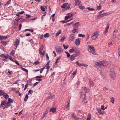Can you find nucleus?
<instances>
[{
	"mask_svg": "<svg viewBox=\"0 0 120 120\" xmlns=\"http://www.w3.org/2000/svg\"><path fill=\"white\" fill-rule=\"evenodd\" d=\"M108 64V63L106 61H101L97 62L96 66L98 70H100L101 69V66H106Z\"/></svg>",
	"mask_w": 120,
	"mask_h": 120,
	"instance_id": "1",
	"label": "nucleus"
},
{
	"mask_svg": "<svg viewBox=\"0 0 120 120\" xmlns=\"http://www.w3.org/2000/svg\"><path fill=\"white\" fill-rule=\"evenodd\" d=\"M99 34V32L98 31H96L92 34V35L91 39L92 40H95L98 38V36Z\"/></svg>",
	"mask_w": 120,
	"mask_h": 120,
	"instance_id": "2",
	"label": "nucleus"
},
{
	"mask_svg": "<svg viewBox=\"0 0 120 120\" xmlns=\"http://www.w3.org/2000/svg\"><path fill=\"white\" fill-rule=\"evenodd\" d=\"M88 49L89 52L92 54L94 55H96L95 53L94 52L95 49L93 47L92 45H89L88 47Z\"/></svg>",
	"mask_w": 120,
	"mask_h": 120,
	"instance_id": "3",
	"label": "nucleus"
},
{
	"mask_svg": "<svg viewBox=\"0 0 120 120\" xmlns=\"http://www.w3.org/2000/svg\"><path fill=\"white\" fill-rule=\"evenodd\" d=\"M110 74L111 76L113 79L116 78V74L114 71L111 70L110 71Z\"/></svg>",
	"mask_w": 120,
	"mask_h": 120,
	"instance_id": "4",
	"label": "nucleus"
},
{
	"mask_svg": "<svg viewBox=\"0 0 120 120\" xmlns=\"http://www.w3.org/2000/svg\"><path fill=\"white\" fill-rule=\"evenodd\" d=\"M75 38V35L74 34H72L69 36V39L70 41H73L74 40Z\"/></svg>",
	"mask_w": 120,
	"mask_h": 120,
	"instance_id": "5",
	"label": "nucleus"
},
{
	"mask_svg": "<svg viewBox=\"0 0 120 120\" xmlns=\"http://www.w3.org/2000/svg\"><path fill=\"white\" fill-rule=\"evenodd\" d=\"M20 42L18 38H16L14 42V45L15 46V49H16L17 47V46L19 45V43Z\"/></svg>",
	"mask_w": 120,
	"mask_h": 120,
	"instance_id": "6",
	"label": "nucleus"
},
{
	"mask_svg": "<svg viewBox=\"0 0 120 120\" xmlns=\"http://www.w3.org/2000/svg\"><path fill=\"white\" fill-rule=\"evenodd\" d=\"M80 25L79 23V22H77L74 25L73 27L78 30V28Z\"/></svg>",
	"mask_w": 120,
	"mask_h": 120,
	"instance_id": "7",
	"label": "nucleus"
},
{
	"mask_svg": "<svg viewBox=\"0 0 120 120\" xmlns=\"http://www.w3.org/2000/svg\"><path fill=\"white\" fill-rule=\"evenodd\" d=\"M56 51L57 53H62L63 52L62 49L60 47L57 48Z\"/></svg>",
	"mask_w": 120,
	"mask_h": 120,
	"instance_id": "8",
	"label": "nucleus"
},
{
	"mask_svg": "<svg viewBox=\"0 0 120 120\" xmlns=\"http://www.w3.org/2000/svg\"><path fill=\"white\" fill-rule=\"evenodd\" d=\"M88 84L90 87H92L94 85V83L90 79H89Z\"/></svg>",
	"mask_w": 120,
	"mask_h": 120,
	"instance_id": "9",
	"label": "nucleus"
},
{
	"mask_svg": "<svg viewBox=\"0 0 120 120\" xmlns=\"http://www.w3.org/2000/svg\"><path fill=\"white\" fill-rule=\"evenodd\" d=\"M75 43L76 45H79L80 44V40L79 39H76L75 40Z\"/></svg>",
	"mask_w": 120,
	"mask_h": 120,
	"instance_id": "10",
	"label": "nucleus"
},
{
	"mask_svg": "<svg viewBox=\"0 0 120 120\" xmlns=\"http://www.w3.org/2000/svg\"><path fill=\"white\" fill-rule=\"evenodd\" d=\"M75 6H76L80 5L81 3V2L80 0H75Z\"/></svg>",
	"mask_w": 120,
	"mask_h": 120,
	"instance_id": "11",
	"label": "nucleus"
},
{
	"mask_svg": "<svg viewBox=\"0 0 120 120\" xmlns=\"http://www.w3.org/2000/svg\"><path fill=\"white\" fill-rule=\"evenodd\" d=\"M74 52L76 54H80V51L77 48H74Z\"/></svg>",
	"mask_w": 120,
	"mask_h": 120,
	"instance_id": "12",
	"label": "nucleus"
},
{
	"mask_svg": "<svg viewBox=\"0 0 120 120\" xmlns=\"http://www.w3.org/2000/svg\"><path fill=\"white\" fill-rule=\"evenodd\" d=\"M109 24H108L107 25L105 30V33H106L108 32V29L109 28Z\"/></svg>",
	"mask_w": 120,
	"mask_h": 120,
	"instance_id": "13",
	"label": "nucleus"
},
{
	"mask_svg": "<svg viewBox=\"0 0 120 120\" xmlns=\"http://www.w3.org/2000/svg\"><path fill=\"white\" fill-rule=\"evenodd\" d=\"M9 37V36H1L0 37V40H1L2 39L5 40L7 39Z\"/></svg>",
	"mask_w": 120,
	"mask_h": 120,
	"instance_id": "14",
	"label": "nucleus"
},
{
	"mask_svg": "<svg viewBox=\"0 0 120 120\" xmlns=\"http://www.w3.org/2000/svg\"><path fill=\"white\" fill-rule=\"evenodd\" d=\"M71 117L74 118L75 120H78L79 119L78 117H77L75 115V114L74 113H72L71 114Z\"/></svg>",
	"mask_w": 120,
	"mask_h": 120,
	"instance_id": "15",
	"label": "nucleus"
},
{
	"mask_svg": "<svg viewBox=\"0 0 120 120\" xmlns=\"http://www.w3.org/2000/svg\"><path fill=\"white\" fill-rule=\"evenodd\" d=\"M82 88L86 93L90 91L89 89L86 87H82Z\"/></svg>",
	"mask_w": 120,
	"mask_h": 120,
	"instance_id": "16",
	"label": "nucleus"
},
{
	"mask_svg": "<svg viewBox=\"0 0 120 120\" xmlns=\"http://www.w3.org/2000/svg\"><path fill=\"white\" fill-rule=\"evenodd\" d=\"M11 106V105L9 102H8L6 103V104L5 105V107L7 108L9 106Z\"/></svg>",
	"mask_w": 120,
	"mask_h": 120,
	"instance_id": "17",
	"label": "nucleus"
},
{
	"mask_svg": "<svg viewBox=\"0 0 120 120\" xmlns=\"http://www.w3.org/2000/svg\"><path fill=\"white\" fill-rule=\"evenodd\" d=\"M56 111V108H51L50 109V112H52L53 113L55 112Z\"/></svg>",
	"mask_w": 120,
	"mask_h": 120,
	"instance_id": "18",
	"label": "nucleus"
},
{
	"mask_svg": "<svg viewBox=\"0 0 120 120\" xmlns=\"http://www.w3.org/2000/svg\"><path fill=\"white\" fill-rule=\"evenodd\" d=\"M6 101L5 100H4L3 101H2L0 105V107L2 106L3 105H5L6 104Z\"/></svg>",
	"mask_w": 120,
	"mask_h": 120,
	"instance_id": "19",
	"label": "nucleus"
},
{
	"mask_svg": "<svg viewBox=\"0 0 120 120\" xmlns=\"http://www.w3.org/2000/svg\"><path fill=\"white\" fill-rule=\"evenodd\" d=\"M107 14V13H105L99 15L98 16L102 17L106 15Z\"/></svg>",
	"mask_w": 120,
	"mask_h": 120,
	"instance_id": "20",
	"label": "nucleus"
},
{
	"mask_svg": "<svg viewBox=\"0 0 120 120\" xmlns=\"http://www.w3.org/2000/svg\"><path fill=\"white\" fill-rule=\"evenodd\" d=\"M74 56V55H71L69 57L70 59L72 61H73L75 59V57Z\"/></svg>",
	"mask_w": 120,
	"mask_h": 120,
	"instance_id": "21",
	"label": "nucleus"
},
{
	"mask_svg": "<svg viewBox=\"0 0 120 120\" xmlns=\"http://www.w3.org/2000/svg\"><path fill=\"white\" fill-rule=\"evenodd\" d=\"M78 30L76 28H75L73 27V28L71 32L73 33H75Z\"/></svg>",
	"mask_w": 120,
	"mask_h": 120,
	"instance_id": "22",
	"label": "nucleus"
},
{
	"mask_svg": "<svg viewBox=\"0 0 120 120\" xmlns=\"http://www.w3.org/2000/svg\"><path fill=\"white\" fill-rule=\"evenodd\" d=\"M68 4V3H66L65 4H64L61 6V8H64L66 7L67 6V5Z\"/></svg>",
	"mask_w": 120,
	"mask_h": 120,
	"instance_id": "23",
	"label": "nucleus"
},
{
	"mask_svg": "<svg viewBox=\"0 0 120 120\" xmlns=\"http://www.w3.org/2000/svg\"><path fill=\"white\" fill-rule=\"evenodd\" d=\"M15 50H12L10 53V54L12 56H14L15 54Z\"/></svg>",
	"mask_w": 120,
	"mask_h": 120,
	"instance_id": "24",
	"label": "nucleus"
},
{
	"mask_svg": "<svg viewBox=\"0 0 120 120\" xmlns=\"http://www.w3.org/2000/svg\"><path fill=\"white\" fill-rule=\"evenodd\" d=\"M43 48L44 47L43 45H42L41 46L39 49V52H41L42 51Z\"/></svg>",
	"mask_w": 120,
	"mask_h": 120,
	"instance_id": "25",
	"label": "nucleus"
},
{
	"mask_svg": "<svg viewBox=\"0 0 120 120\" xmlns=\"http://www.w3.org/2000/svg\"><path fill=\"white\" fill-rule=\"evenodd\" d=\"M118 30H114L113 32V34L114 36H115L117 34V33L118 32Z\"/></svg>",
	"mask_w": 120,
	"mask_h": 120,
	"instance_id": "26",
	"label": "nucleus"
},
{
	"mask_svg": "<svg viewBox=\"0 0 120 120\" xmlns=\"http://www.w3.org/2000/svg\"><path fill=\"white\" fill-rule=\"evenodd\" d=\"M1 42L2 44L5 45L8 44V42L7 41H2Z\"/></svg>",
	"mask_w": 120,
	"mask_h": 120,
	"instance_id": "27",
	"label": "nucleus"
},
{
	"mask_svg": "<svg viewBox=\"0 0 120 120\" xmlns=\"http://www.w3.org/2000/svg\"><path fill=\"white\" fill-rule=\"evenodd\" d=\"M78 36L79 37H81L82 38H84L85 37V35L84 34H79Z\"/></svg>",
	"mask_w": 120,
	"mask_h": 120,
	"instance_id": "28",
	"label": "nucleus"
},
{
	"mask_svg": "<svg viewBox=\"0 0 120 120\" xmlns=\"http://www.w3.org/2000/svg\"><path fill=\"white\" fill-rule=\"evenodd\" d=\"M49 33H46L44 35V37L45 38H48L49 37Z\"/></svg>",
	"mask_w": 120,
	"mask_h": 120,
	"instance_id": "29",
	"label": "nucleus"
},
{
	"mask_svg": "<svg viewBox=\"0 0 120 120\" xmlns=\"http://www.w3.org/2000/svg\"><path fill=\"white\" fill-rule=\"evenodd\" d=\"M28 95L26 94L24 98V101H26L27 100L28 98Z\"/></svg>",
	"mask_w": 120,
	"mask_h": 120,
	"instance_id": "30",
	"label": "nucleus"
},
{
	"mask_svg": "<svg viewBox=\"0 0 120 120\" xmlns=\"http://www.w3.org/2000/svg\"><path fill=\"white\" fill-rule=\"evenodd\" d=\"M14 100H13L11 99L10 98H9L8 99V102H9L10 103H12L13 101Z\"/></svg>",
	"mask_w": 120,
	"mask_h": 120,
	"instance_id": "31",
	"label": "nucleus"
},
{
	"mask_svg": "<svg viewBox=\"0 0 120 120\" xmlns=\"http://www.w3.org/2000/svg\"><path fill=\"white\" fill-rule=\"evenodd\" d=\"M27 30H28L29 31H30L32 32H33L34 31L33 29H26L25 30V31H26Z\"/></svg>",
	"mask_w": 120,
	"mask_h": 120,
	"instance_id": "32",
	"label": "nucleus"
},
{
	"mask_svg": "<svg viewBox=\"0 0 120 120\" xmlns=\"http://www.w3.org/2000/svg\"><path fill=\"white\" fill-rule=\"evenodd\" d=\"M21 69L23 71L28 73V71L26 69L22 67H21Z\"/></svg>",
	"mask_w": 120,
	"mask_h": 120,
	"instance_id": "33",
	"label": "nucleus"
},
{
	"mask_svg": "<svg viewBox=\"0 0 120 120\" xmlns=\"http://www.w3.org/2000/svg\"><path fill=\"white\" fill-rule=\"evenodd\" d=\"M70 8V4H68L67 5V6L65 8V9L66 10L68 9H69Z\"/></svg>",
	"mask_w": 120,
	"mask_h": 120,
	"instance_id": "34",
	"label": "nucleus"
},
{
	"mask_svg": "<svg viewBox=\"0 0 120 120\" xmlns=\"http://www.w3.org/2000/svg\"><path fill=\"white\" fill-rule=\"evenodd\" d=\"M66 38L65 36H63L61 38V39L60 40V41L61 42H62Z\"/></svg>",
	"mask_w": 120,
	"mask_h": 120,
	"instance_id": "35",
	"label": "nucleus"
},
{
	"mask_svg": "<svg viewBox=\"0 0 120 120\" xmlns=\"http://www.w3.org/2000/svg\"><path fill=\"white\" fill-rule=\"evenodd\" d=\"M113 41H112L111 42H109V43L108 44V46L109 47H110L111 46L113 45V44L112 43V42Z\"/></svg>",
	"mask_w": 120,
	"mask_h": 120,
	"instance_id": "36",
	"label": "nucleus"
},
{
	"mask_svg": "<svg viewBox=\"0 0 120 120\" xmlns=\"http://www.w3.org/2000/svg\"><path fill=\"white\" fill-rule=\"evenodd\" d=\"M87 9L91 11H93L95 9L93 8H91L90 7H87L86 8Z\"/></svg>",
	"mask_w": 120,
	"mask_h": 120,
	"instance_id": "37",
	"label": "nucleus"
},
{
	"mask_svg": "<svg viewBox=\"0 0 120 120\" xmlns=\"http://www.w3.org/2000/svg\"><path fill=\"white\" fill-rule=\"evenodd\" d=\"M61 33V30H59L57 33L56 34V36H57L59 35Z\"/></svg>",
	"mask_w": 120,
	"mask_h": 120,
	"instance_id": "38",
	"label": "nucleus"
},
{
	"mask_svg": "<svg viewBox=\"0 0 120 120\" xmlns=\"http://www.w3.org/2000/svg\"><path fill=\"white\" fill-rule=\"evenodd\" d=\"M76 64L79 66H82V64H79V63L78 61H76Z\"/></svg>",
	"mask_w": 120,
	"mask_h": 120,
	"instance_id": "39",
	"label": "nucleus"
},
{
	"mask_svg": "<svg viewBox=\"0 0 120 120\" xmlns=\"http://www.w3.org/2000/svg\"><path fill=\"white\" fill-rule=\"evenodd\" d=\"M97 110L98 111V112L99 113H100L101 114H103L102 112L101 109H99V108L98 109H97Z\"/></svg>",
	"mask_w": 120,
	"mask_h": 120,
	"instance_id": "40",
	"label": "nucleus"
},
{
	"mask_svg": "<svg viewBox=\"0 0 120 120\" xmlns=\"http://www.w3.org/2000/svg\"><path fill=\"white\" fill-rule=\"evenodd\" d=\"M4 92L3 91L1 90H0V95L2 96L3 95L4 93Z\"/></svg>",
	"mask_w": 120,
	"mask_h": 120,
	"instance_id": "41",
	"label": "nucleus"
},
{
	"mask_svg": "<svg viewBox=\"0 0 120 120\" xmlns=\"http://www.w3.org/2000/svg\"><path fill=\"white\" fill-rule=\"evenodd\" d=\"M73 14V13H68V16L70 18L71 17Z\"/></svg>",
	"mask_w": 120,
	"mask_h": 120,
	"instance_id": "42",
	"label": "nucleus"
},
{
	"mask_svg": "<svg viewBox=\"0 0 120 120\" xmlns=\"http://www.w3.org/2000/svg\"><path fill=\"white\" fill-rule=\"evenodd\" d=\"M33 92L32 90H29V91H28V95H29V94H32V93H33Z\"/></svg>",
	"mask_w": 120,
	"mask_h": 120,
	"instance_id": "43",
	"label": "nucleus"
},
{
	"mask_svg": "<svg viewBox=\"0 0 120 120\" xmlns=\"http://www.w3.org/2000/svg\"><path fill=\"white\" fill-rule=\"evenodd\" d=\"M3 96L5 99H7L9 97V95L7 94H6L5 95H4Z\"/></svg>",
	"mask_w": 120,
	"mask_h": 120,
	"instance_id": "44",
	"label": "nucleus"
},
{
	"mask_svg": "<svg viewBox=\"0 0 120 120\" xmlns=\"http://www.w3.org/2000/svg\"><path fill=\"white\" fill-rule=\"evenodd\" d=\"M69 52L71 53L74 52V48H72L70 49L69 50Z\"/></svg>",
	"mask_w": 120,
	"mask_h": 120,
	"instance_id": "45",
	"label": "nucleus"
},
{
	"mask_svg": "<svg viewBox=\"0 0 120 120\" xmlns=\"http://www.w3.org/2000/svg\"><path fill=\"white\" fill-rule=\"evenodd\" d=\"M70 102H69L67 106L66 107V108H67L68 109V110H69L70 109Z\"/></svg>",
	"mask_w": 120,
	"mask_h": 120,
	"instance_id": "46",
	"label": "nucleus"
},
{
	"mask_svg": "<svg viewBox=\"0 0 120 120\" xmlns=\"http://www.w3.org/2000/svg\"><path fill=\"white\" fill-rule=\"evenodd\" d=\"M46 68L47 69H49L50 68V66H49V64H46Z\"/></svg>",
	"mask_w": 120,
	"mask_h": 120,
	"instance_id": "47",
	"label": "nucleus"
},
{
	"mask_svg": "<svg viewBox=\"0 0 120 120\" xmlns=\"http://www.w3.org/2000/svg\"><path fill=\"white\" fill-rule=\"evenodd\" d=\"M39 53L41 54V55H42V56H44L45 53V52L44 51H43L42 52H39Z\"/></svg>",
	"mask_w": 120,
	"mask_h": 120,
	"instance_id": "48",
	"label": "nucleus"
},
{
	"mask_svg": "<svg viewBox=\"0 0 120 120\" xmlns=\"http://www.w3.org/2000/svg\"><path fill=\"white\" fill-rule=\"evenodd\" d=\"M103 90L105 92H107L108 90V89L106 87H105L103 88Z\"/></svg>",
	"mask_w": 120,
	"mask_h": 120,
	"instance_id": "49",
	"label": "nucleus"
},
{
	"mask_svg": "<svg viewBox=\"0 0 120 120\" xmlns=\"http://www.w3.org/2000/svg\"><path fill=\"white\" fill-rule=\"evenodd\" d=\"M11 0H9L8 1L7 3L5 5V6H7L9 4L11 3Z\"/></svg>",
	"mask_w": 120,
	"mask_h": 120,
	"instance_id": "50",
	"label": "nucleus"
},
{
	"mask_svg": "<svg viewBox=\"0 0 120 120\" xmlns=\"http://www.w3.org/2000/svg\"><path fill=\"white\" fill-rule=\"evenodd\" d=\"M114 99L113 98V97H112V98L110 100L112 104H114Z\"/></svg>",
	"mask_w": 120,
	"mask_h": 120,
	"instance_id": "51",
	"label": "nucleus"
},
{
	"mask_svg": "<svg viewBox=\"0 0 120 120\" xmlns=\"http://www.w3.org/2000/svg\"><path fill=\"white\" fill-rule=\"evenodd\" d=\"M88 116L87 119V120H90L91 118V116L90 114L88 115Z\"/></svg>",
	"mask_w": 120,
	"mask_h": 120,
	"instance_id": "52",
	"label": "nucleus"
},
{
	"mask_svg": "<svg viewBox=\"0 0 120 120\" xmlns=\"http://www.w3.org/2000/svg\"><path fill=\"white\" fill-rule=\"evenodd\" d=\"M63 46L64 47V49H67L68 47V45L66 46L64 44L63 45Z\"/></svg>",
	"mask_w": 120,
	"mask_h": 120,
	"instance_id": "53",
	"label": "nucleus"
},
{
	"mask_svg": "<svg viewBox=\"0 0 120 120\" xmlns=\"http://www.w3.org/2000/svg\"><path fill=\"white\" fill-rule=\"evenodd\" d=\"M101 5H99V6H98L97 7V10L99 9H101Z\"/></svg>",
	"mask_w": 120,
	"mask_h": 120,
	"instance_id": "54",
	"label": "nucleus"
},
{
	"mask_svg": "<svg viewBox=\"0 0 120 120\" xmlns=\"http://www.w3.org/2000/svg\"><path fill=\"white\" fill-rule=\"evenodd\" d=\"M65 52L67 54V57H70V54L68 52L65 51Z\"/></svg>",
	"mask_w": 120,
	"mask_h": 120,
	"instance_id": "55",
	"label": "nucleus"
},
{
	"mask_svg": "<svg viewBox=\"0 0 120 120\" xmlns=\"http://www.w3.org/2000/svg\"><path fill=\"white\" fill-rule=\"evenodd\" d=\"M41 10L44 11H45V8H44V7H42L41 6Z\"/></svg>",
	"mask_w": 120,
	"mask_h": 120,
	"instance_id": "56",
	"label": "nucleus"
},
{
	"mask_svg": "<svg viewBox=\"0 0 120 120\" xmlns=\"http://www.w3.org/2000/svg\"><path fill=\"white\" fill-rule=\"evenodd\" d=\"M9 58L13 62H14V60L12 59V58L11 56H9Z\"/></svg>",
	"mask_w": 120,
	"mask_h": 120,
	"instance_id": "57",
	"label": "nucleus"
},
{
	"mask_svg": "<svg viewBox=\"0 0 120 120\" xmlns=\"http://www.w3.org/2000/svg\"><path fill=\"white\" fill-rule=\"evenodd\" d=\"M39 83V82H36L33 85V86L32 87H34V86L37 85Z\"/></svg>",
	"mask_w": 120,
	"mask_h": 120,
	"instance_id": "58",
	"label": "nucleus"
},
{
	"mask_svg": "<svg viewBox=\"0 0 120 120\" xmlns=\"http://www.w3.org/2000/svg\"><path fill=\"white\" fill-rule=\"evenodd\" d=\"M28 83H27L26 84L25 87L24 88V90H25L27 88V87L28 86Z\"/></svg>",
	"mask_w": 120,
	"mask_h": 120,
	"instance_id": "59",
	"label": "nucleus"
},
{
	"mask_svg": "<svg viewBox=\"0 0 120 120\" xmlns=\"http://www.w3.org/2000/svg\"><path fill=\"white\" fill-rule=\"evenodd\" d=\"M55 97V96L54 95H51L50 97L48 98H51L52 99L53 98H54Z\"/></svg>",
	"mask_w": 120,
	"mask_h": 120,
	"instance_id": "60",
	"label": "nucleus"
},
{
	"mask_svg": "<svg viewBox=\"0 0 120 120\" xmlns=\"http://www.w3.org/2000/svg\"><path fill=\"white\" fill-rule=\"evenodd\" d=\"M39 62L38 61L36 62H35L34 63V64L35 65H38L39 64Z\"/></svg>",
	"mask_w": 120,
	"mask_h": 120,
	"instance_id": "61",
	"label": "nucleus"
},
{
	"mask_svg": "<svg viewBox=\"0 0 120 120\" xmlns=\"http://www.w3.org/2000/svg\"><path fill=\"white\" fill-rule=\"evenodd\" d=\"M82 66H83L85 67H87L88 65L85 64H82Z\"/></svg>",
	"mask_w": 120,
	"mask_h": 120,
	"instance_id": "62",
	"label": "nucleus"
},
{
	"mask_svg": "<svg viewBox=\"0 0 120 120\" xmlns=\"http://www.w3.org/2000/svg\"><path fill=\"white\" fill-rule=\"evenodd\" d=\"M80 55V54H73V55H74V56L75 59V57H76L78 56H79Z\"/></svg>",
	"mask_w": 120,
	"mask_h": 120,
	"instance_id": "63",
	"label": "nucleus"
},
{
	"mask_svg": "<svg viewBox=\"0 0 120 120\" xmlns=\"http://www.w3.org/2000/svg\"><path fill=\"white\" fill-rule=\"evenodd\" d=\"M79 8L82 9H83L85 8V7L84 6H79Z\"/></svg>",
	"mask_w": 120,
	"mask_h": 120,
	"instance_id": "64",
	"label": "nucleus"
}]
</instances>
